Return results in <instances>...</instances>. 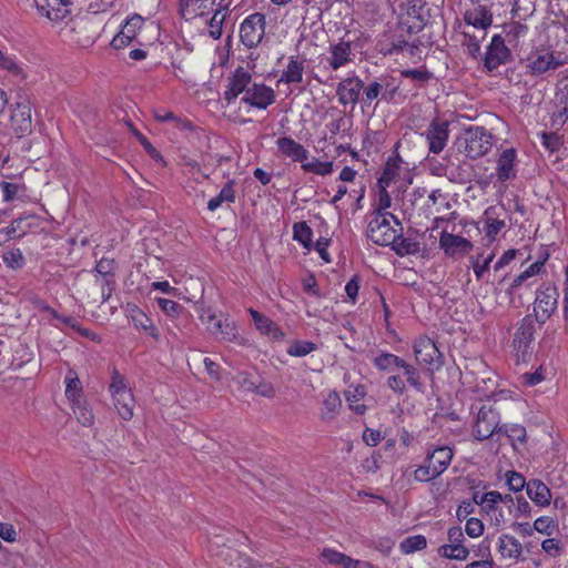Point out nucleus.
<instances>
[{
  "instance_id": "f257e3e1",
  "label": "nucleus",
  "mask_w": 568,
  "mask_h": 568,
  "mask_svg": "<svg viewBox=\"0 0 568 568\" xmlns=\"http://www.w3.org/2000/svg\"><path fill=\"white\" fill-rule=\"evenodd\" d=\"M199 317L207 332H210L216 339L240 345L246 342V339L239 333L235 321L230 318V316L223 313L216 314L212 308L201 306L199 310Z\"/></svg>"
},
{
  "instance_id": "f03ea898",
  "label": "nucleus",
  "mask_w": 568,
  "mask_h": 568,
  "mask_svg": "<svg viewBox=\"0 0 568 568\" xmlns=\"http://www.w3.org/2000/svg\"><path fill=\"white\" fill-rule=\"evenodd\" d=\"M109 394L116 414L122 420L129 422L134 416L135 396L126 378L113 371L109 384Z\"/></svg>"
},
{
  "instance_id": "7ed1b4c3",
  "label": "nucleus",
  "mask_w": 568,
  "mask_h": 568,
  "mask_svg": "<svg viewBox=\"0 0 568 568\" xmlns=\"http://www.w3.org/2000/svg\"><path fill=\"white\" fill-rule=\"evenodd\" d=\"M494 143V135L485 126L471 125L464 131V153L471 160L486 155Z\"/></svg>"
},
{
  "instance_id": "20e7f679",
  "label": "nucleus",
  "mask_w": 568,
  "mask_h": 568,
  "mask_svg": "<svg viewBox=\"0 0 568 568\" xmlns=\"http://www.w3.org/2000/svg\"><path fill=\"white\" fill-rule=\"evenodd\" d=\"M494 163L495 172L491 174V179L495 178L500 184H506L517 178L518 154L515 148H498Z\"/></svg>"
},
{
  "instance_id": "39448f33",
  "label": "nucleus",
  "mask_w": 568,
  "mask_h": 568,
  "mask_svg": "<svg viewBox=\"0 0 568 568\" xmlns=\"http://www.w3.org/2000/svg\"><path fill=\"white\" fill-rule=\"evenodd\" d=\"M558 288L552 283H544L536 291L534 311L537 321L545 323L558 306Z\"/></svg>"
},
{
  "instance_id": "423d86ee",
  "label": "nucleus",
  "mask_w": 568,
  "mask_h": 568,
  "mask_svg": "<svg viewBox=\"0 0 568 568\" xmlns=\"http://www.w3.org/2000/svg\"><path fill=\"white\" fill-rule=\"evenodd\" d=\"M465 536L460 527H450L447 531V544L438 547L439 557L450 560L464 561L469 556V549L464 545Z\"/></svg>"
},
{
  "instance_id": "0eeeda50",
  "label": "nucleus",
  "mask_w": 568,
  "mask_h": 568,
  "mask_svg": "<svg viewBox=\"0 0 568 568\" xmlns=\"http://www.w3.org/2000/svg\"><path fill=\"white\" fill-rule=\"evenodd\" d=\"M389 216L374 214L367 226L368 239L377 245H390L397 239L398 231L390 225Z\"/></svg>"
},
{
  "instance_id": "6e6552de",
  "label": "nucleus",
  "mask_w": 568,
  "mask_h": 568,
  "mask_svg": "<svg viewBox=\"0 0 568 568\" xmlns=\"http://www.w3.org/2000/svg\"><path fill=\"white\" fill-rule=\"evenodd\" d=\"M265 16L253 13L244 19L240 26V39L246 48H255L261 43L265 33Z\"/></svg>"
},
{
  "instance_id": "1a4fd4ad",
  "label": "nucleus",
  "mask_w": 568,
  "mask_h": 568,
  "mask_svg": "<svg viewBox=\"0 0 568 568\" xmlns=\"http://www.w3.org/2000/svg\"><path fill=\"white\" fill-rule=\"evenodd\" d=\"M355 58V40L351 39L349 33L341 38L338 42L332 43L328 49V55L326 61L328 65L334 70H338Z\"/></svg>"
},
{
  "instance_id": "9d476101",
  "label": "nucleus",
  "mask_w": 568,
  "mask_h": 568,
  "mask_svg": "<svg viewBox=\"0 0 568 568\" xmlns=\"http://www.w3.org/2000/svg\"><path fill=\"white\" fill-rule=\"evenodd\" d=\"M510 49L505 44V39L500 34H495L487 45L483 58L484 68L491 72L500 65L510 61Z\"/></svg>"
},
{
  "instance_id": "9b49d317",
  "label": "nucleus",
  "mask_w": 568,
  "mask_h": 568,
  "mask_svg": "<svg viewBox=\"0 0 568 568\" xmlns=\"http://www.w3.org/2000/svg\"><path fill=\"white\" fill-rule=\"evenodd\" d=\"M11 128L18 138H23L32 132L31 103L27 98H21L11 108Z\"/></svg>"
},
{
  "instance_id": "f8f14e48",
  "label": "nucleus",
  "mask_w": 568,
  "mask_h": 568,
  "mask_svg": "<svg viewBox=\"0 0 568 568\" xmlns=\"http://www.w3.org/2000/svg\"><path fill=\"white\" fill-rule=\"evenodd\" d=\"M449 123L446 120L439 118L433 119L426 131L423 133L425 136L429 152L439 154L445 146L449 138Z\"/></svg>"
},
{
  "instance_id": "ddd939ff",
  "label": "nucleus",
  "mask_w": 568,
  "mask_h": 568,
  "mask_svg": "<svg viewBox=\"0 0 568 568\" xmlns=\"http://www.w3.org/2000/svg\"><path fill=\"white\" fill-rule=\"evenodd\" d=\"M226 82L223 95L229 104L234 102L240 94H246L253 83L251 73L242 67L236 68Z\"/></svg>"
},
{
  "instance_id": "4468645a",
  "label": "nucleus",
  "mask_w": 568,
  "mask_h": 568,
  "mask_svg": "<svg viewBox=\"0 0 568 568\" xmlns=\"http://www.w3.org/2000/svg\"><path fill=\"white\" fill-rule=\"evenodd\" d=\"M499 415L491 408L481 407L473 426V435L478 440L489 438L499 425Z\"/></svg>"
},
{
  "instance_id": "2eb2a0df",
  "label": "nucleus",
  "mask_w": 568,
  "mask_h": 568,
  "mask_svg": "<svg viewBox=\"0 0 568 568\" xmlns=\"http://www.w3.org/2000/svg\"><path fill=\"white\" fill-rule=\"evenodd\" d=\"M181 12L185 19L207 17L220 7L227 6L225 0H180Z\"/></svg>"
},
{
  "instance_id": "dca6fc26",
  "label": "nucleus",
  "mask_w": 568,
  "mask_h": 568,
  "mask_svg": "<svg viewBox=\"0 0 568 568\" xmlns=\"http://www.w3.org/2000/svg\"><path fill=\"white\" fill-rule=\"evenodd\" d=\"M528 68L532 75H540L561 65V61L548 49L536 50L528 58Z\"/></svg>"
},
{
  "instance_id": "f3484780",
  "label": "nucleus",
  "mask_w": 568,
  "mask_h": 568,
  "mask_svg": "<svg viewBox=\"0 0 568 568\" xmlns=\"http://www.w3.org/2000/svg\"><path fill=\"white\" fill-rule=\"evenodd\" d=\"M275 101V92L271 87L264 83H252L246 94L242 97V102L248 104L252 108L265 110L268 105Z\"/></svg>"
},
{
  "instance_id": "a211bd4d",
  "label": "nucleus",
  "mask_w": 568,
  "mask_h": 568,
  "mask_svg": "<svg viewBox=\"0 0 568 568\" xmlns=\"http://www.w3.org/2000/svg\"><path fill=\"white\" fill-rule=\"evenodd\" d=\"M394 358L396 361L395 365L398 371V374L389 376L388 386L395 392H403L405 388V384L402 378V375H404L407 377V381L412 386H414L417 389H420V384L418 381V374L416 372V368L412 364L406 363L403 357Z\"/></svg>"
},
{
  "instance_id": "6ab92c4d",
  "label": "nucleus",
  "mask_w": 568,
  "mask_h": 568,
  "mask_svg": "<svg viewBox=\"0 0 568 568\" xmlns=\"http://www.w3.org/2000/svg\"><path fill=\"white\" fill-rule=\"evenodd\" d=\"M364 82L356 75L352 74L343 79L336 89L338 102L342 105L356 104L359 100L361 91L363 90Z\"/></svg>"
},
{
  "instance_id": "aec40b11",
  "label": "nucleus",
  "mask_w": 568,
  "mask_h": 568,
  "mask_svg": "<svg viewBox=\"0 0 568 568\" xmlns=\"http://www.w3.org/2000/svg\"><path fill=\"white\" fill-rule=\"evenodd\" d=\"M255 329L263 336L271 341L281 342L284 339L285 334L281 327L266 315L260 313L254 308H248Z\"/></svg>"
},
{
  "instance_id": "412c9836",
  "label": "nucleus",
  "mask_w": 568,
  "mask_h": 568,
  "mask_svg": "<svg viewBox=\"0 0 568 568\" xmlns=\"http://www.w3.org/2000/svg\"><path fill=\"white\" fill-rule=\"evenodd\" d=\"M38 11L51 21H61L71 12V0H34Z\"/></svg>"
},
{
  "instance_id": "4be33fe9",
  "label": "nucleus",
  "mask_w": 568,
  "mask_h": 568,
  "mask_svg": "<svg viewBox=\"0 0 568 568\" xmlns=\"http://www.w3.org/2000/svg\"><path fill=\"white\" fill-rule=\"evenodd\" d=\"M496 548L505 560L517 562L524 559V545L511 534L503 532L497 539Z\"/></svg>"
},
{
  "instance_id": "5701e85b",
  "label": "nucleus",
  "mask_w": 568,
  "mask_h": 568,
  "mask_svg": "<svg viewBox=\"0 0 568 568\" xmlns=\"http://www.w3.org/2000/svg\"><path fill=\"white\" fill-rule=\"evenodd\" d=\"M464 21L468 27H473L475 31L486 32L493 23V13L488 7L477 4L465 11Z\"/></svg>"
},
{
  "instance_id": "b1692460",
  "label": "nucleus",
  "mask_w": 568,
  "mask_h": 568,
  "mask_svg": "<svg viewBox=\"0 0 568 568\" xmlns=\"http://www.w3.org/2000/svg\"><path fill=\"white\" fill-rule=\"evenodd\" d=\"M276 146L282 156L293 162L303 164L308 159V151L291 136H280L276 140Z\"/></svg>"
},
{
  "instance_id": "393cba45",
  "label": "nucleus",
  "mask_w": 568,
  "mask_h": 568,
  "mask_svg": "<svg viewBox=\"0 0 568 568\" xmlns=\"http://www.w3.org/2000/svg\"><path fill=\"white\" fill-rule=\"evenodd\" d=\"M342 409V399L337 392L327 390L323 394L320 406V419L324 424L333 423Z\"/></svg>"
},
{
  "instance_id": "a878e982",
  "label": "nucleus",
  "mask_w": 568,
  "mask_h": 568,
  "mask_svg": "<svg viewBox=\"0 0 568 568\" xmlns=\"http://www.w3.org/2000/svg\"><path fill=\"white\" fill-rule=\"evenodd\" d=\"M439 246L446 255L454 256L457 253H467L473 244L465 237L443 231L439 237Z\"/></svg>"
},
{
  "instance_id": "bb28decb",
  "label": "nucleus",
  "mask_w": 568,
  "mask_h": 568,
  "mask_svg": "<svg viewBox=\"0 0 568 568\" xmlns=\"http://www.w3.org/2000/svg\"><path fill=\"white\" fill-rule=\"evenodd\" d=\"M345 399L348 405V408L353 410L355 414L363 415L367 410L366 404V389L364 385H349L345 389Z\"/></svg>"
},
{
  "instance_id": "cd10ccee",
  "label": "nucleus",
  "mask_w": 568,
  "mask_h": 568,
  "mask_svg": "<svg viewBox=\"0 0 568 568\" xmlns=\"http://www.w3.org/2000/svg\"><path fill=\"white\" fill-rule=\"evenodd\" d=\"M526 493L529 499L539 507H547L551 503V491L548 486L539 479H531L526 485Z\"/></svg>"
},
{
  "instance_id": "c85d7f7f",
  "label": "nucleus",
  "mask_w": 568,
  "mask_h": 568,
  "mask_svg": "<svg viewBox=\"0 0 568 568\" xmlns=\"http://www.w3.org/2000/svg\"><path fill=\"white\" fill-rule=\"evenodd\" d=\"M305 60L298 57H291L285 69L282 71L278 83L300 84L303 81Z\"/></svg>"
},
{
  "instance_id": "c756f323",
  "label": "nucleus",
  "mask_w": 568,
  "mask_h": 568,
  "mask_svg": "<svg viewBox=\"0 0 568 568\" xmlns=\"http://www.w3.org/2000/svg\"><path fill=\"white\" fill-rule=\"evenodd\" d=\"M479 506L484 511L489 526L495 527L499 530L506 524V516L503 507L495 501L486 500V496L483 495L479 501Z\"/></svg>"
},
{
  "instance_id": "7c9ffc66",
  "label": "nucleus",
  "mask_w": 568,
  "mask_h": 568,
  "mask_svg": "<svg viewBox=\"0 0 568 568\" xmlns=\"http://www.w3.org/2000/svg\"><path fill=\"white\" fill-rule=\"evenodd\" d=\"M73 416L84 427H92L95 423L93 408L87 398L78 400L69 405Z\"/></svg>"
},
{
  "instance_id": "2f4dec72",
  "label": "nucleus",
  "mask_w": 568,
  "mask_h": 568,
  "mask_svg": "<svg viewBox=\"0 0 568 568\" xmlns=\"http://www.w3.org/2000/svg\"><path fill=\"white\" fill-rule=\"evenodd\" d=\"M65 390L64 395L68 400V404L71 405L78 400H81L83 398H87L83 393V387L80 378L78 377L77 373L73 371H69L65 378Z\"/></svg>"
},
{
  "instance_id": "473e14b6",
  "label": "nucleus",
  "mask_w": 568,
  "mask_h": 568,
  "mask_svg": "<svg viewBox=\"0 0 568 568\" xmlns=\"http://www.w3.org/2000/svg\"><path fill=\"white\" fill-rule=\"evenodd\" d=\"M453 456L454 454L452 448L443 446L433 450V453L428 454L426 458L432 463L433 467H436L438 474L442 475L448 468Z\"/></svg>"
},
{
  "instance_id": "72a5a7b5",
  "label": "nucleus",
  "mask_w": 568,
  "mask_h": 568,
  "mask_svg": "<svg viewBox=\"0 0 568 568\" xmlns=\"http://www.w3.org/2000/svg\"><path fill=\"white\" fill-rule=\"evenodd\" d=\"M235 202V190H234V182L229 181L224 184V186L221 189L220 193L216 196H213L207 202V210L210 212H215L224 203L232 204Z\"/></svg>"
},
{
  "instance_id": "f704fd0d",
  "label": "nucleus",
  "mask_w": 568,
  "mask_h": 568,
  "mask_svg": "<svg viewBox=\"0 0 568 568\" xmlns=\"http://www.w3.org/2000/svg\"><path fill=\"white\" fill-rule=\"evenodd\" d=\"M486 34L484 31H463L462 45L471 58L477 59L480 55V43L486 38Z\"/></svg>"
},
{
  "instance_id": "c9c22d12",
  "label": "nucleus",
  "mask_w": 568,
  "mask_h": 568,
  "mask_svg": "<svg viewBox=\"0 0 568 568\" xmlns=\"http://www.w3.org/2000/svg\"><path fill=\"white\" fill-rule=\"evenodd\" d=\"M392 248L396 252L397 255H414L419 253L420 243L410 237H402L397 233V239L392 244Z\"/></svg>"
},
{
  "instance_id": "e433bc0d",
  "label": "nucleus",
  "mask_w": 568,
  "mask_h": 568,
  "mask_svg": "<svg viewBox=\"0 0 568 568\" xmlns=\"http://www.w3.org/2000/svg\"><path fill=\"white\" fill-rule=\"evenodd\" d=\"M402 159L398 155L388 158L384 171L378 179L379 185H389L399 174Z\"/></svg>"
},
{
  "instance_id": "4c0bfd02",
  "label": "nucleus",
  "mask_w": 568,
  "mask_h": 568,
  "mask_svg": "<svg viewBox=\"0 0 568 568\" xmlns=\"http://www.w3.org/2000/svg\"><path fill=\"white\" fill-rule=\"evenodd\" d=\"M227 6L220 7V9L212 12V17L205 20L207 23V32L213 39H220L222 36V26L226 17Z\"/></svg>"
},
{
  "instance_id": "58836bf2",
  "label": "nucleus",
  "mask_w": 568,
  "mask_h": 568,
  "mask_svg": "<svg viewBox=\"0 0 568 568\" xmlns=\"http://www.w3.org/2000/svg\"><path fill=\"white\" fill-rule=\"evenodd\" d=\"M133 325L143 331L145 334L156 338L158 328L154 326L153 321L141 310H133L131 315Z\"/></svg>"
},
{
  "instance_id": "ea45409f",
  "label": "nucleus",
  "mask_w": 568,
  "mask_h": 568,
  "mask_svg": "<svg viewBox=\"0 0 568 568\" xmlns=\"http://www.w3.org/2000/svg\"><path fill=\"white\" fill-rule=\"evenodd\" d=\"M293 239L304 248H313V231L306 222H297L293 225Z\"/></svg>"
},
{
  "instance_id": "a19ab883",
  "label": "nucleus",
  "mask_w": 568,
  "mask_h": 568,
  "mask_svg": "<svg viewBox=\"0 0 568 568\" xmlns=\"http://www.w3.org/2000/svg\"><path fill=\"white\" fill-rule=\"evenodd\" d=\"M379 186H381V190L378 192V200H377L376 207L373 212V215L374 214H383V215L389 216L395 222V224L399 226V230L402 231V226H400L402 224H400L399 220L394 214L387 212V210L392 205L390 195L386 191L387 185H379Z\"/></svg>"
},
{
  "instance_id": "79ce46f5",
  "label": "nucleus",
  "mask_w": 568,
  "mask_h": 568,
  "mask_svg": "<svg viewBox=\"0 0 568 568\" xmlns=\"http://www.w3.org/2000/svg\"><path fill=\"white\" fill-rule=\"evenodd\" d=\"M0 69L11 73L12 75L24 79L27 73L21 63H19L14 55L8 54L0 50Z\"/></svg>"
},
{
  "instance_id": "37998d69",
  "label": "nucleus",
  "mask_w": 568,
  "mask_h": 568,
  "mask_svg": "<svg viewBox=\"0 0 568 568\" xmlns=\"http://www.w3.org/2000/svg\"><path fill=\"white\" fill-rule=\"evenodd\" d=\"M527 32V26L519 22L509 23L505 28V42L507 41L509 45L516 48L520 39L526 37Z\"/></svg>"
},
{
  "instance_id": "c03bdc74",
  "label": "nucleus",
  "mask_w": 568,
  "mask_h": 568,
  "mask_svg": "<svg viewBox=\"0 0 568 568\" xmlns=\"http://www.w3.org/2000/svg\"><path fill=\"white\" fill-rule=\"evenodd\" d=\"M534 339L532 327L521 326L515 334L514 346L518 353L525 355L528 352L529 344Z\"/></svg>"
},
{
  "instance_id": "a18cd8bd",
  "label": "nucleus",
  "mask_w": 568,
  "mask_h": 568,
  "mask_svg": "<svg viewBox=\"0 0 568 568\" xmlns=\"http://www.w3.org/2000/svg\"><path fill=\"white\" fill-rule=\"evenodd\" d=\"M427 547V539L423 535H414L405 538L399 544V550L404 555L423 550Z\"/></svg>"
},
{
  "instance_id": "49530a36",
  "label": "nucleus",
  "mask_w": 568,
  "mask_h": 568,
  "mask_svg": "<svg viewBox=\"0 0 568 568\" xmlns=\"http://www.w3.org/2000/svg\"><path fill=\"white\" fill-rule=\"evenodd\" d=\"M348 557L349 556L328 547L323 548L321 551V559L325 565H341L344 568Z\"/></svg>"
},
{
  "instance_id": "de8ad7c7",
  "label": "nucleus",
  "mask_w": 568,
  "mask_h": 568,
  "mask_svg": "<svg viewBox=\"0 0 568 568\" xmlns=\"http://www.w3.org/2000/svg\"><path fill=\"white\" fill-rule=\"evenodd\" d=\"M438 476V470L436 467H433L432 463H429L427 458H425L424 464L418 466L414 471L415 480L420 483L429 481L437 478Z\"/></svg>"
},
{
  "instance_id": "09e8293b",
  "label": "nucleus",
  "mask_w": 568,
  "mask_h": 568,
  "mask_svg": "<svg viewBox=\"0 0 568 568\" xmlns=\"http://www.w3.org/2000/svg\"><path fill=\"white\" fill-rule=\"evenodd\" d=\"M143 23L144 19L141 16L134 13L125 20L121 31L125 32V34L131 39L136 40Z\"/></svg>"
},
{
  "instance_id": "8fccbe9b",
  "label": "nucleus",
  "mask_w": 568,
  "mask_h": 568,
  "mask_svg": "<svg viewBox=\"0 0 568 568\" xmlns=\"http://www.w3.org/2000/svg\"><path fill=\"white\" fill-rule=\"evenodd\" d=\"M557 527L558 525L555 519L549 516H540L532 524L534 531L546 536H551L557 530Z\"/></svg>"
},
{
  "instance_id": "3c124183",
  "label": "nucleus",
  "mask_w": 568,
  "mask_h": 568,
  "mask_svg": "<svg viewBox=\"0 0 568 568\" xmlns=\"http://www.w3.org/2000/svg\"><path fill=\"white\" fill-rule=\"evenodd\" d=\"M302 169L305 172L325 176L333 172V162H321L317 159H314L312 162L303 163Z\"/></svg>"
},
{
  "instance_id": "603ef678",
  "label": "nucleus",
  "mask_w": 568,
  "mask_h": 568,
  "mask_svg": "<svg viewBox=\"0 0 568 568\" xmlns=\"http://www.w3.org/2000/svg\"><path fill=\"white\" fill-rule=\"evenodd\" d=\"M154 116L160 122L171 121L180 130H191L192 124L190 121L175 116L170 111H155Z\"/></svg>"
},
{
  "instance_id": "864d4df0",
  "label": "nucleus",
  "mask_w": 568,
  "mask_h": 568,
  "mask_svg": "<svg viewBox=\"0 0 568 568\" xmlns=\"http://www.w3.org/2000/svg\"><path fill=\"white\" fill-rule=\"evenodd\" d=\"M531 506L530 504L523 497H516V504L513 510H510V514L515 518V520H518L520 518L529 519L531 517Z\"/></svg>"
},
{
  "instance_id": "5fc2aeb1",
  "label": "nucleus",
  "mask_w": 568,
  "mask_h": 568,
  "mask_svg": "<svg viewBox=\"0 0 568 568\" xmlns=\"http://www.w3.org/2000/svg\"><path fill=\"white\" fill-rule=\"evenodd\" d=\"M2 260L4 264L12 270L21 268L24 264V257L20 248L6 252L2 255Z\"/></svg>"
},
{
  "instance_id": "6e6d98bb",
  "label": "nucleus",
  "mask_w": 568,
  "mask_h": 568,
  "mask_svg": "<svg viewBox=\"0 0 568 568\" xmlns=\"http://www.w3.org/2000/svg\"><path fill=\"white\" fill-rule=\"evenodd\" d=\"M437 352L436 344L434 341L427 336L419 337L414 343V353L415 355H434Z\"/></svg>"
},
{
  "instance_id": "4d7b16f0",
  "label": "nucleus",
  "mask_w": 568,
  "mask_h": 568,
  "mask_svg": "<svg viewBox=\"0 0 568 568\" xmlns=\"http://www.w3.org/2000/svg\"><path fill=\"white\" fill-rule=\"evenodd\" d=\"M506 484L510 490L517 493L526 488L528 481L517 471L509 470L505 474Z\"/></svg>"
},
{
  "instance_id": "13d9d810",
  "label": "nucleus",
  "mask_w": 568,
  "mask_h": 568,
  "mask_svg": "<svg viewBox=\"0 0 568 568\" xmlns=\"http://www.w3.org/2000/svg\"><path fill=\"white\" fill-rule=\"evenodd\" d=\"M156 303L162 312L170 317H176L182 312L183 307L176 302L168 298H156Z\"/></svg>"
},
{
  "instance_id": "bf43d9fd",
  "label": "nucleus",
  "mask_w": 568,
  "mask_h": 568,
  "mask_svg": "<svg viewBox=\"0 0 568 568\" xmlns=\"http://www.w3.org/2000/svg\"><path fill=\"white\" fill-rule=\"evenodd\" d=\"M548 377L547 368L540 365L534 373H526L523 375L526 386H535Z\"/></svg>"
},
{
  "instance_id": "052dcab7",
  "label": "nucleus",
  "mask_w": 568,
  "mask_h": 568,
  "mask_svg": "<svg viewBox=\"0 0 568 568\" xmlns=\"http://www.w3.org/2000/svg\"><path fill=\"white\" fill-rule=\"evenodd\" d=\"M316 351V345L312 342L297 341L287 349V355H308Z\"/></svg>"
},
{
  "instance_id": "680f3d73",
  "label": "nucleus",
  "mask_w": 568,
  "mask_h": 568,
  "mask_svg": "<svg viewBox=\"0 0 568 568\" xmlns=\"http://www.w3.org/2000/svg\"><path fill=\"white\" fill-rule=\"evenodd\" d=\"M383 85L378 82H372L366 88L363 87L364 97L362 99L363 105H371L372 101L375 100L382 92Z\"/></svg>"
},
{
  "instance_id": "e2e57ef3",
  "label": "nucleus",
  "mask_w": 568,
  "mask_h": 568,
  "mask_svg": "<svg viewBox=\"0 0 568 568\" xmlns=\"http://www.w3.org/2000/svg\"><path fill=\"white\" fill-rule=\"evenodd\" d=\"M465 531L469 537L477 538V537L481 536L484 532V524L478 518H475V517L469 518L466 521Z\"/></svg>"
},
{
  "instance_id": "0e129e2a",
  "label": "nucleus",
  "mask_w": 568,
  "mask_h": 568,
  "mask_svg": "<svg viewBox=\"0 0 568 568\" xmlns=\"http://www.w3.org/2000/svg\"><path fill=\"white\" fill-rule=\"evenodd\" d=\"M348 121L345 116H338L334 120H332L327 125L326 129L329 132V139L337 135L341 132H345L347 129Z\"/></svg>"
},
{
  "instance_id": "69168bd1",
  "label": "nucleus",
  "mask_w": 568,
  "mask_h": 568,
  "mask_svg": "<svg viewBox=\"0 0 568 568\" xmlns=\"http://www.w3.org/2000/svg\"><path fill=\"white\" fill-rule=\"evenodd\" d=\"M505 222L501 220L487 217L485 222L486 235L490 240H495L496 235L505 227Z\"/></svg>"
},
{
  "instance_id": "338daca9",
  "label": "nucleus",
  "mask_w": 568,
  "mask_h": 568,
  "mask_svg": "<svg viewBox=\"0 0 568 568\" xmlns=\"http://www.w3.org/2000/svg\"><path fill=\"white\" fill-rule=\"evenodd\" d=\"M499 432H505V434L511 439V440H519L524 442L526 438V429L520 425H509L505 426L504 428H499Z\"/></svg>"
},
{
  "instance_id": "774afa93",
  "label": "nucleus",
  "mask_w": 568,
  "mask_h": 568,
  "mask_svg": "<svg viewBox=\"0 0 568 568\" xmlns=\"http://www.w3.org/2000/svg\"><path fill=\"white\" fill-rule=\"evenodd\" d=\"M486 496V500L495 501L496 504H505V505H514L516 504V498L511 495H503L497 490L487 491L484 494Z\"/></svg>"
}]
</instances>
